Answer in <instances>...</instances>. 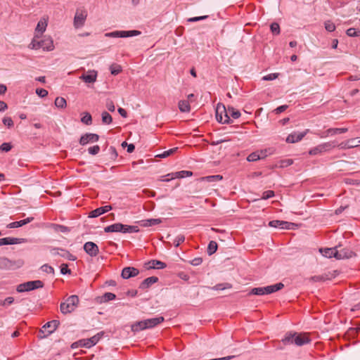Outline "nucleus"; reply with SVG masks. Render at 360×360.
Listing matches in <instances>:
<instances>
[{"label": "nucleus", "instance_id": "obj_1", "mask_svg": "<svg viewBox=\"0 0 360 360\" xmlns=\"http://www.w3.org/2000/svg\"><path fill=\"white\" fill-rule=\"evenodd\" d=\"M311 342V338L308 333H286L284 338L281 340L283 345L294 344L297 346H302L309 344Z\"/></svg>", "mask_w": 360, "mask_h": 360}, {"label": "nucleus", "instance_id": "obj_2", "mask_svg": "<svg viewBox=\"0 0 360 360\" xmlns=\"http://www.w3.org/2000/svg\"><path fill=\"white\" fill-rule=\"evenodd\" d=\"M28 48L32 50L42 49L43 51H51L54 49L53 40L50 36H44L41 39L40 38H32Z\"/></svg>", "mask_w": 360, "mask_h": 360}, {"label": "nucleus", "instance_id": "obj_3", "mask_svg": "<svg viewBox=\"0 0 360 360\" xmlns=\"http://www.w3.org/2000/svg\"><path fill=\"white\" fill-rule=\"evenodd\" d=\"M164 320L163 316H157L137 321L131 325V329L134 333H136L143 330L152 328L162 323Z\"/></svg>", "mask_w": 360, "mask_h": 360}, {"label": "nucleus", "instance_id": "obj_4", "mask_svg": "<svg viewBox=\"0 0 360 360\" xmlns=\"http://www.w3.org/2000/svg\"><path fill=\"white\" fill-rule=\"evenodd\" d=\"M319 251L323 255V256L326 257L331 258L334 257L338 259L349 258L353 255V252L352 251L345 250L338 251L335 248L320 249Z\"/></svg>", "mask_w": 360, "mask_h": 360}, {"label": "nucleus", "instance_id": "obj_5", "mask_svg": "<svg viewBox=\"0 0 360 360\" xmlns=\"http://www.w3.org/2000/svg\"><path fill=\"white\" fill-rule=\"evenodd\" d=\"M139 231L136 226L124 225L121 223H115L104 228L105 233L121 232V233H135Z\"/></svg>", "mask_w": 360, "mask_h": 360}, {"label": "nucleus", "instance_id": "obj_6", "mask_svg": "<svg viewBox=\"0 0 360 360\" xmlns=\"http://www.w3.org/2000/svg\"><path fill=\"white\" fill-rule=\"evenodd\" d=\"M79 304V297L77 295L68 297L65 302L60 303V310L63 314L73 311Z\"/></svg>", "mask_w": 360, "mask_h": 360}, {"label": "nucleus", "instance_id": "obj_7", "mask_svg": "<svg viewBox=\"0 0 360 360\" xmlns=\"http://www.w3.org/2000/svg\"><path fill=\"white\" fill-rule=\"evenodd\" d=\"M283 287L284 285L282 283H278L266 287L255 288L252 289L250 294L256 295H269L281 290Z\"/></svg>", "mask_w": 360, "mask_h": 360}, {"label": "nucleus", "instance_id": "obj_8", "mask_svg": "<svg viewBox=\"0 0 360 360\" xmlns=\"http://www.w3.org/2000/svg\"><path fill=\"white\" fill-rule=\"evenodd\" d=\"M43 286L44 283L41 281L36 280L19 284L16 288V290L18 292H29L35 289L43 288Z\"/></svg>", "mask_w": 360, "mask_h": 360}, {"label": "nucleus", "instance_id": "obj_9", "mask_svg": "<svg viewBox=\"0 0 360 360\" xmlns=\"http://www.w3.org/2000/svg\"><path fill=\"white\" fill-rule=\"evenodd\" d=\"M336 147V144L335 141H329L323 143L319 144L312 148H311L309 151V154L310 155H316L321 154L325 152H328L333 148Z\"/></svg>", "mask_w": 360, "mask_h": 360}, {"label": "nucleus", "instance_id": "obj_10", "mask_svg": "<svg viewBox=\"0 0 360 360\" xmlns=\"http://www.w3.org/2000/svg\"><path fill=\"white\" fill-rule=\"evenodd\" d=\"M87 17V11L85 8H77L74 18V26L79 28L84 25Z\"/></svg>", "mask_w": 360, "mask_h": 360}, {"label": "nucleus", "instance_id": "obj_11", "mask_svg": "<svg viewBox=\"0 0 360 360\" xmlns=\"http://www.w3.org/2000/svg\"><path fill=\"white\" fill-rule=\"evenodd\" d=\"M59 325V321L53 320L46 323L39 330V333L42 334L40 338H46L56 330Z\"/></svg>", "mask_w": 360, "mask_h": 360}, {"label": "nucleus", "instance_id": "obj_12", "mask_svg": "<svg viewBox=\"0 0 360 360\" xmlns=\"http://www.w3.org/2000/svg\"><path fill=\"white\" fill-rule=\"evenodd\" d=\"M141 34V32L138 30H129V31H114L111 32H107L105 36L107 37H130L138 36Z\"/></svg>", "mask_w": 360, "mask_h": 360}, {"label": "nucleus", "instance_id": "obj_13", "mask_svg": "<svg viewBox=\"0 0 360 360\" xmlns=\"http://www.w3.org/2000/svg\"><path fill=\"white\" fill-rule=\"evenodd\" d=\"M48 17H42L38 22L33 38H41L48 25Z\"/></svg>", "mask_w": 360, "mask_h": 360}, {"label": "nucleus", "instance_id": "obj_14", "mask_svg": "<svg viewBox=\"0 0 360 360\" xmlns=\"http://www.w3.org/2000/svg\"><path fill=\"white\" fill-rule=\"evenodd\" d=\"M225 106L224 105L218 104L216 109V119L217 120L222 124H229L230 123L231 120H229V115L226 113H224V115H222L224 112Z\"/></svg>", "mask_w": 360, "mask_h": 360}, {"label": "nucleus", "instance_id": "obj_15", "mask_svg": "<svg viewBox=\"0 0 360 360\" xmlns=\"http://www.w3.org/2000/svg\"><path fill=\"white\" fill-rule=\"evenodd\" d=\"M309 131V129H306L303 132H296V131L292 132L287 136L285 141L287 143H297V142L301 141L307 135V134Z\"/></svg>", "mask_w": 360, "mask_h": 360}, {"label": "nucleus", "instance_id": "obj_16", "mask_svg": "<svg viewBox=\"0 0 360 360\" xmlns=\"http://www.w3.org/2000/svg\"><path fill=\"white\" fill-rule=\"evenodd\" d=\"M99 139V136L96 134L86 133L82 135L79 139V143L82 146H85L89 143L97 142Z\"/></svg>", "mask_w": 360, "mask_h": 360}, {"label": "nucleus", "instance_id": "obj_17", "mask_svg": "<svg viewBox=\"0 0 360 360\" xmlns=\"http://www.w3.org/2000/svg\"><path fill=\"white\" fill-rule=\"evenodd\" d=\"M269 226L274 228H280L282 229H290L294 226L293 223L281 220H273L269 222Z\"/></svg>", "mask_w": 360, "mask_h": 360}, {"label": "nucleus", "instance_id": "obj_18", "mask_svg": "<svg viewBox=\"0 0 360 360\" xmlns=\"http://www.w3.org/2000/svg\"><path fill=\"white\" fill-rule=\"evenodd\" d=\"M85 252L91 257H95L98 253L97 245L93 242H86L84 245Z\"/></svg>", "mask_w": 360, "mask_h": 360}, {"label": "nucleus", "instance_id": "obj_19", "mask_svg": "<svg viewBox=\"0 0 360 360\" xmlns=\"http://www.w3.org/2000/svg\"><path fill=\"white\" fill-rule=\"evenodd\" d=\"M139 273V271L136 268L127 266L122 269V277L124 279H128L137 276Z\"/></svg>", "mask_w": 360, "mask_h": 360}, {"label": "nucleus", "instance_id": "obj_20", "mask_svg": "<svg viewBox=\"0 0 360 360\" xmlns=\"http://www.w3.org/2000/svg\"><path fill=\"white\" fill-rule=\"evenodd\" d=\"M86 83H94L97 78V72L96 70H89L86 74H83L80 77Z\"/></svg>", "mask_w": 360, "mask_h": 360}, {"label": "nucleus", "instance_id": "obj_21", "mask_svg": "<svg viewBox=\"0 0 360 360\" xmlns=\"http://www.w3.org/2000/svg\"><path fill=\"white\" fill-rule=\"evenodd\" d=\"M25 241L24 238L6 237L0 238V246L6 245H15L20 244Z\"/></svg>", "mask_w": 360, "mask_h": 360}, {"label": "nucleus", "instance_id": "obj_22", "mask_svg": "<svg viewBox=\"0 0 360 360\" xmlns=\"http://www.w3.org/2000/svg\"><path fill=\"white\" fill-rule=\"evenodd\" d=\"M112 210V207L110 205H105L103 207H101L96 208L91 212H89V217L91 218H94L101 216V214L108 212V211Z\"/></svg>", "mask_w": 360, "mask_h": 360}, {"label": "nucleus", "instance_id": "obj_23", "mask_svg": "<svg viewBox=\"0 0 360 360\" xmlns=\"http://www.w3.org/2000/svg\"><path fill=\"white\" fill-rule=\"evenodd\" d=\"M348 131L347 128H330L326 130L323 134L320 135L321 138H326L328 136H333L336 134L345 133Z\"/></svg>", "mask_w": 360, "mask_h": 360}, {"label": "nucleus", "instance_id": "obj_24", "mask_svg": "<svg viewBox=\"0 0 360 360\" xmlns=\"http://www.w3.org/2000/svg\"><path fill=\"white\" fill-rule=\"evenodd\" d=\"M193 175L192 172L187 170H182L179 172H172L167 174V176H171V179H182Z\"/></svg>", "mask_w": 360, "mask_h": 360}, {"label": "nucleus", "instance_id": "obj_25", "mask_svg": "<svg viewBox=\"0 0 360 360\" xmlns=\"http://www.w3.org/2000/svg\"><path fill=\"white\" fill-rule=\"evenodd\" d=\"M166 267V264L158 260H151L148 262V263L146 264V268L147 269H162Z\"/></svg>", "mask_w": 360, "mask_h": 360}, {"label": "nucleus", "instance_id": "obj_26", "mask_svg": "<svg viewBox=\"0 0 360 360\" xmlns=\"http://www.w3.org/2000/svg\"><path fill=\"white\" fill-rule=\"evenodd\" d=\"M158 281V278L156 276H150L146 279H144L140 285V288L141 289H147L151 285L156 283Z\"/></svg>", "mask_w": 360, "mask_h": 360}, {"label": "nucleus", "instance_id": "obj_27", "mask_svg": "<svg viewBox=\"0 0 360 360\" xmlns=\"http://www.w3.org/2000/svg\"><path fill=\"white\" fill-rule=\"evenodd\" d=\"M338 146L341 149H347L357 147L358 144L356 143V141L354 139H352L346 141L341 142L338 145Z\"/></svg>", "mask_w": 360, "mask_h": 360}, {"label": "nucleus", "instance_id": "obj_28", "mask_svg": "<svg viewBox=\"0 0 360 360\" xmlns=\"http://www.w3.org/2000/svg\"><path fill=\"white\" fill-rule=\"evenodd\" d=\"M274 151L275 150L273 148H269L263 150H257V153H258V155H259V158L261 160L265 158L266 157L270 155L274 154Z\"/></svg>", "mask_w": 360, "mask_h": 360}, {"label": "nucleus", "instance_id": "obj_29", "mask_svg": "<svg viewBox=\"0 0 360 360\" xmlns=\"http://www.w3.org/2000/svg\"><path fill=\"white\" fill-rule=\"evenodd\" d=\"M224 113H226L230 117L234 119H238L240 116V112L233 107H229L228 109L225 108Z\"/></svg>", "mask_w": 360, "mask_h": 360}, {"label": "nucleus", "instance_id": "obj_30", "mask_svg": "<svg viewBox=\"0 0 360 360\" xmlns=\"http://www.w3.org/2000/svg\"><path fill=\"white\" fill-rule=\"evenodd\" d=\"M179 108L181 112H188L191 110V106L188 101L181 100L179 102Z\"/></svg>", "mask_w": 360, "mask_h": 360}, {"label": "nucleus", "instance_id": "obj_31", "mask_svg": "<svg viewBox=\"0 0 360 360\" xmlns=\"http://www.w3.org/2000/svg\"><path fill=\"white\" fill-rule=\"evenodd\" d=\"M51 252L53 255H59L63 257H67L68 256L70 255L69 252L59 248H52L51 250Z\"/></svg>", "mask_w": 360, "mask_h": 360}, {"label": "nucleus", "instance_id": "obj_32", "mask_svg": "<svg viewBox=\"0 0 360 360\" xmlns=\"http://www.w3.org/2000/svg\"><path fill=\"white\" fill-rule=\"evenodd\" d=\"M178 150V148H173L169 150H165L162 152V153H160L156 155V157L160 158H165L169 157V155L174 154L176 150Z\"/></svg>", "mask_w": 360, "mask_h": 360}, {"label": "nucleus", "instance_id": "obj_33", "mask_svg": "<svg viewBox=\"0 0 360 360\" xmlns=\"http://www.w3.org/2000/svg\"><path fill=\"white\" fill-rule=\"evenodd\" d=\"M110 70L112 75H117L122 71V68L121 65L117 63H113L110 65Z\"/></svg>", "mask_w": 360, "mask_h": 360}, {"label": "nucleus", "instance_id": "obj_34", "mask_svg": "<svg viewBox=\"0 0 360 360\" xmlns=\"http://www.w3.org/2000/svg\"><path fill=\"white\" fill-rule=\"evenodd\" d=\"M55 105L58 108H65L67 105L66 100L63 97H57L55 100Z\"/></svg>", "mask_w": 360, "mask_h": 360}, {"label": "nucleus", "instance_id": "obj_35", "mask_svg": "<svg viewBox=\"0 0 360 360\" xmlns=\"http://www.w3.org/2000/svg\"><path fill=\"white\" fill-rule=\"evenodd\" d=\"M217 250V243L212 240L209 243L208 247H207V253L209 255H212L214 254Z\"/></svg>", "mask_w": 360, "mask_h": 360}, {"label": "nucleus", "instance_id": "obj_36", "mask_svg": "<svg viewBox=\"0 0 360 360\" xmlns=\"http://www.w3.org/2000/svg\"><path fill=\"white\" fill-rule=\"evenodd\" d=\"M13 262L6 257L0 258V268H10Z\"/></svg>", "mask_w": 360, "mask_h": 360}, {"label": "nucleus", "instance_id": "obj_37", "mask_svg": "<svg viewBox=\"0 0 360 360\" xmlns=\"http://www.w3.org/2000/svg\"><path fill=\"white\" fill-rule=\"evenodd\" d=\"M293 161L292 159H285L280 160L276 166L281 168H284L291 165Z\"/></svg>", "mask_w": 360, "mask_h": 360}, {"label": "nucleus", "instance_id": "obj_38", "mask_svg": "<svg viewBox=\"0 0 360 360\" xmlns=\"http://www.w3.org/2000/svg\"><path fill=\"white\" fill-rule=\"evenodd\" d=\"M222 179V176L221 175H212V176H207L202 178L203 181H207V182H212V181H218Z\"/></svg>", "mask_w": 360, "mask_h": 360}, {"label": "nucleus", "instance_id": "obj_39", "mask_svg": "<svg viewBox=\"0 0 360 360\" xmlns=\"http://www.w3.org/2000/svg\"><path fill=\"white\" fill-rule=\"evenodd\" d=\"M112 117L111 115L107 112H103L102 113V122L104 124H109L112 122Z\"/></svg>", "mask_w": 360, "mask_h": 360}, {"label": "nucleus", "instance_id": "obj_40", "mask_svg": "<svg viewBox=\"0 0 360 360\" xmlns=\"http://www.w3.org/2000/svg\"><path fill=\"white\" fill-rule=\"evenodd\" d=\"M81 121L87 125L91 124L92 122L91 115L89 112L84 113L82 117L81 118Z\"/></svg>", "mask_w": 360, "mask_h": 360}, {"label": "nucleus", "instance_id": "obj_41", "mask_svg": "<svg viewBox=\"0 0 360 360\" xmlns=\"http://www.w3.org/2000/svg\"><path fill=\"white\" fill-rule=\"evenodd\" d=\"M346 34L349 37H358L360 34V31L355 28L351 27L347 30Z\"/></svg>", "mask_w": 360, "mask_h": 360}, {"label": "nucleus", "instance_id": "obj_42", "mask_svg": "<svg viewBox=\"0 0 360 360\" xmlns=\"http://www.w3.org/2000/svg\"><path fill=\"white\" fill-rule=\"evenodd\" d=\"M270 29L274 34L278 35L280 34V26L277 22H273L270 25Z\"/></svg>", "mask_w": 360, "mask_h": 360}, {"label": "nucleus", "instance_id": "obj_43", "mask_svg": "<svg viewBox=\"0 0 360 360\" xmlns=\"http://www.w3.org/2000/svg\"><path fill=\"white\" fill-rule=\"evenodd\" d=\"M116 297V295L114 294V293H112V292H105L103 297H102V300L103 302H108V301H110V300H115Z\"/></svg>", "mask_w": 360, "mask_h": 360}, {"label": "nucleus", "instance_id": "obj_44", "mask_svg": "<svg viewBox=\"0 0 360 360\" xmlns=\"http://www.w3.org/2000/svg\"><path fill=\"white\" fill-rule=\"evenodd\" d=\"M247 160H248V161H249V162H255V161H257V160H260V158H259V155H258V153H257V151L253 152V153H250V154L248 156Z\"/></svg>", "mask_w": 360, "mask_h": 360}, {"label": "nucleus", "instance_id": "obj_45", "mask_svg": "<svg viewBox=\"0 0 360 360\" xmlns=\"http://www.w3.org/2000/svg\"><path fill=\"white\" fill-rule=\"evenodd\" d=\"M185 240V237L184 235H178L175 239L174 240V245L176 247H178L180 244H181Z\"/></svg>", "mask_w": 360, "mask_h": 360}, {"label": "nucleus", "instance_id": "obj_46", "mask_svg": "<svg viewBox=\"0 0 360 360\" xmlns=\"http://www.w3.org/2000/svg\"><path fill=\"white\" fill-rule=\"evenodd\" d=\"M325 28L327 31L331 32L335 30V25L333 22L328 20L325 22Z\"/></svg>", "mask_w": 360, "mask_h": 360}, {"label": "nucleus", "instance_id": "obj_47", "mask_svg": "<svg viewBox=\"0 0 360 360\" xmlns=\"http://www.w3.org/2000/svg\"><path fill=\"white\" fill-rule=\"evenodd\" d=\"M231 287V285H229V283H220V284L216 285L213 288V289L216 290H224L226 288H230Z\"/></svg>", "mask_w": 360, "mask_h": 360}, {"label": "nucleus", "instance_id": "obj_48", "mask_svg": "<svg viewBox=\"0 0 360 360\" xmlns=\"http://www.w3.org/2000/svg\"><path fill=\"white\" fill-rule=\"evenodd\" d=\"M274 196V192L273 191L269 190L266 191L262 193V199L267 200Z\"/></svg>", "mask_w": 360, "mask_h": 360}, {"label": "nucleus", "instance_id": "obj_49", "mask_svg": "<svg viewBox=\"0 0 360 360\" xmlns=\"http://www.w3.org/2000/svg\"><path fill=\"white\" fill-rule=\"evenodd\" d=\"M88 151L91 155H95L99 153L100 147L98 145L89 147Z\"/></svg>", "mask_w": 360, "mask_h": 360}, {"label": "nucleus", "instance_id": "obj_50", "mask_svg": "<svg viewBox=\"0 0 360 360\" xmlns=\"http://www.w3.org/2000/svg\"><path fill=\"white\" fill-rule=\"evenodd\" d=\"M11 148L12 146L9 143H4L0 146V150L2 152H8Z\"/></svg>", "mask_w": 360, "mask_h": 360}, {"label": "nucleus", "instance_id": "obj_51", "mask_svg": "<svg viewBox=\"0 0 360 360\" xmlns=\"http://www.w3.org/2000/svg\"><path fill=\"white\" fill-rule=\"evenodd\" d=\"M2 122L8 128H11L13 126V122L11 117H6L3 119Z\"/></svg>", "mask_w": 360, "mask_h": 360}, {"label": "nucleus", "instance_id": "obj_52", "mask_svg": "<svg viewBox=\"0 0 360 360\" xmlns=\"http://www.w3.org/2000/svg\"><path fill=\"white\" fill-rule=\"evenodd\" d=\"M100 337L98 335H94L89 339L84 340L85 342H90L89 344L93 346L95 345L99 340Z\"/></svg>", "mask_w": 360, "mask_h": 360}, {"label": "nucleus", "instance_id": "obj_53", "mask_svg": "<svg viewBox=\"0 0 360 360\" xmlns=\"http://www.w3.org/2000/svg\"><path fill=\"white\" fill-rule=\"evenodd\" d=\"M36 94L41 98L46 97L48 95L47 90L44 89H36Z\"/></svg>", "mask_w": 360, "mask_h": 360}, {"label": "nucleus", "instance_id": "obj_54", "mask_svg": "<svg viewBox=\"0 0 360 360\" xmlns=\"http://www.w3.org/2000/svg\"><path fill=\"white\" fill-rule=\"evenodd\" d=\"M41 269L43 271L47 273V274H53L54 273V269L52 266H49V265H47V264H44L41 266Z\"/></svg>", "mask_w": 360, "mask_h": 360}, {"label": "nucleus", "instance_id": "obj_55", "mask_svg": "<svg viewBox=\"0 0 360 360\" xmlns=\"http://www.w3.org/2000/svg\"><path fill=\"white\" fill-rule=\"evenodd\" d=\"M277 77H278V74L271 73V74H269L267 75L264 76L262 79H263V80H266V81H271V80L276 79Z\"/></svg>", "mask_w": 360, "mask_h": 360}, {"label": "nucleus", "instance_id": "obj_56", "mask_svg": "<svg viewBox=\"0 0 360 360\" xmlns=\"http://www.w3.org/2000/svg\"><path fill=\"white\" fill-rule=\"evenodd\" d=\"M106 108L110 112H114L115 110V107L114 103L112 101H110V100L107 101V102H106Z\"/></svg>", "mask_w": 360, "mask_h": 360}, {"label": "nucleus", "instance_id": "obj_57", "mask_svg": "<svg viewBox=\"0 0 360 360\" xmlns=\"http://www.w3.org/2000/svg\"><path fill=\"white\" fill-rule=\"evenodd\" d=\"M70 270L69 269L68 264H63L60 266V273L62 274H66L70 273Z\"/></svg>", "mask_w": 360, "mask_h": 360}, {"label": "nucleus", "instance_id": "obj_58", "mask_svg": "<svg viewBox=\"0 0 360 360\" xmlns=\"http://www.w3.org/2000/svg\"><path fill=\"white\" fill-rule=\"evenodd\" d=\"M326 278L323 276H314L310 278V280L314 282H321L325 281Z\"/></svg>", "mask_w": 360, "mask_h": 360}, {"label": "nucleus", "instance_id": "obj_59", "mask_svg": "<svg viewBox=\"0 0 360 360\" xmlns=\"http://www.w3.org/2000/svg\"><path fill=\"white\" fill-rule=\"evenodd\" d=\"M161 222L160 219H148L147 220V224L146 225H148V226H153V225H156V224H158Z\"/></svg>", "mask_w": 360, "mask_h": 360}, {"label": "nucleus", "instance_id": "obj_60", "mask_svg": "<svg viewBox=\"0 0 360 360\" xmlns=\"http://www.w3.org/2000/svg\"><path fill=\"white\" fill-rule=\"evenodd\" d=\"M34 220V217H27L25 219H22V220H20V221H18V223L20 224V227Z\"/></svg>", "mask_w": 360, "mask_h": 360}, {"label": "nucleus", "instance_id": "obj_61", "mask_svg": "<svg viewBox=\"0 0 360 360\" xmlns=\"http://www.w3.org/2000/svg\"><path fill=\"white\" fill-rule=\"evenodd\" d=\"M288 106L287 105H283L278 106V108H276L275 109V112L276 114H280V113L284 112L288 108Z\"/></svg>", "mask_w": 360, "mask_h": 360}, {"label": "nucleus", "instance_id": "obj_62", "mask_svg": "<svg viewBox=\"0 0 360 360\" xmlns=\"http://www.w3.org/2000/svg\"><path fill=\"white\" fill-rule=\"evenodd\" d=\"M207 18V15L194 17V18H189L188 21L189 22H197V21H199V20H204V19H205Z\"/></svg>", "mask_w": 360, "mask_h": 360}, {"label": "nucleus", "instance_id": "obj_63", "mask_svg": "<svg viewBox=\"0 0 360 360\" xmlns=\"http://www.w3.org/2000/svg\"><path fill=\"white\" fill-rule=\"evenodd\" d=\"M6 227L8 229H15V228L20 227V224L18 223V221H14V222H11V223L8 224L6 226Z\"/></svg>", "mask_w": 360, "mask_h": 360}, {"label": "nucleus", "instance_id": "obj_64", "mask_svg": "<svg viewBox=\"0 0 360 360\" xmlns=\"http://www.w3.org/2000/svg\"><path fill=\"white\" fill-rule=\"evenodd\" d=\"M14 302V298L12 297H8L7 298H6L3 302V305H5V304H13Z\"/></svg>", "mask_w": 360, "mask_h": 360}]
</instances>
